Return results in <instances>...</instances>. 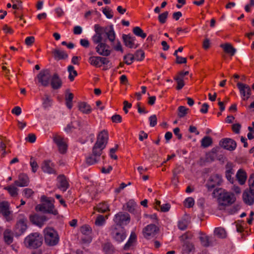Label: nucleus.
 I'll list each match as a JSON object with an SVG mask.
<instances>
[{
    "label": "nucleus",
    "mask_w": 254,
    "mask_h": 254,
    "mask_svg": "<svg viewBox=\"0 0 254 254\" xmlns=\"http://www.w3.org/2000/svg\"><path fill=\"white\" fill-rule=\"evenodd\" d=\"M241 127V125L240 124H235L232 126V129L235 133H239Z\"/></svg>",
    "instance_id": "62"
},
{
    "label": "nucleus",
    "mask_w": 254,
    "mask_h": 254,
    "mask_svg": "<svg viewBox=\"0 0 254 254\" xmlns=\"http://www.w3.org/2000/svg\"><path fill=\"white\" fill-rule=\"evenodd\" d=\"M130 215L126 212H119L116 214L114 218V221L116 224L115 226H122L127 225L130 222Z\"/></svg>",
    "instance_id": "9"
},
{
    "label": "nucleus",
    "mask_w": 254,
    "mask_h": 254,
    "mask_svg": "<svg viewBox=\"0 0 254 254\" xmlns=\"http://www.w3.org/2000/svg\"><path fill=\"white\" fill-rule=\"evenodd\" d=\"M52 77L51 71L49 69H46L40 71L37 75L38 82L44 87H47L50 84Z\"/></svg>",
    "instance_id": "8"
},
{
    "label": "nucleus",
    "mask_w": 254,
    "mask_h": 254,
    "mask_svg": "<svg viewBox=\"0 0 254 254\" xmlns=\"http://www.w3.org/2000/svg\"><path fill=\"white\" fill-rule=\"evenodd\" d=\"M201 146L203 147H207L212 144V138L210 136L204 137L201 141Z\"/></svg>",
    "instance_id": "38"
},
{
    "label": "nucleus",
    "mask_w": 254,
    "mask_h": 254,
    "mask_svg": "<svg viewBox=\"0 0 254 254\" xmlns=\"http://www.w3.org/2000/svg\"><path fill=\"white\" fill-rule=\"evenodd\" d=\"M29 219L32 223L40 227L43 225L44 223L48 219L46 216H39L37 214L30 215Z\"/></svg>",
    "instance_id": "20"
},
{
    "label": "nucleus",
    "mask_w": 254,
    "mask_h": 254,
    "mask_svg": "<svg viewBox=\"0 0 254 254\" xmlns=\"http://www.w3.org/2000/svg\"><path fill=\"white\" fill-rule=\"evenodd\" d=\"M189 110L188 108L183 106L179 107L178 116L180 118H184L188 114Z\"/></svg>",
    "instance_id": "39"
},
{
    "label": "nucleus",
    "mask_w": 254,
    "mask_h": 254,
    "mask_svg": "<svg viewBox=\"0 0 254 254\" xmlns=\"http://www.w3.org/2000/svg\"><path fill=\"white\" fill-rule=\"evenodd\" d=\"M174 79L177 81V85L176 86V89L177 90H180L183 88V87L185 85V83L183 79H182L180 77H178L176 76L174 78Z\"/></svg>",
    "instance_id": "50"
},
{
    "label": "nucleus",
    "mask_w": 254,
    "mask_h": 254,
    "mask_svg": "<svg viewBox=\"0 0 254 254\" xmlns=\"http://www.w3.org/2000/svg\"><path fill=\"white\" fill-rule=\"evenodd\" d=\"M158 231V227L155 224H149L143 229V235L145 238L149 239L150 237L154 236Z\"/></svg>",
    "instance_id": "14"
},
{
    "label": "nucleus",
    "mask_w": 254,
    "mask_h": 254,
    "mask_svg": "<svg viewBox=\"0 0 254 254\" xmlns=\"http://www.w3.org/2000/svg\"><path fill=\"white\" fill-rule=\"evenodd\" d=\"M45 243L48 246H55L60 241L58 232L52 227L46 228L43 231Z\"/></svg>",
    "instance_id": "4"
},
{
    "label": "nucleus",
    "mask_w": 254,
    "mask_h": 254,
    "mask_svg": "<svg viewBox=\"0 0 254 254\" xmlns=\"http://www.w3.org/2000/svg\"><path fill=\"white\" fill-rule=\"evenodd\" d=\"M19 219L13 228V231L16 236L22 235L27 228V218L23 215H19Z\"/></svg>",
    "instance_id": "5"
},
{
    "label": "nucleus",
    "mask_w": 254,
    "mask_h": 254,
    "mask_svg": "<svg viewBox=\"0 0 254 254\" xmlns=\"http://www.w3.org/2000/svg\"><path fill=\"white\" fill-rule=\"evenodd\" d=\"M94 209L100 213H105L110 211L109 207L106 202L99 203L96 207H95Z\"/></svg>",
    "instance_id": "30"
},
{
    "label": "nucleus",
    "mask_w": 254,
    "mask_h": 254,
    "mask_svg": "<svg viewBox=\"0 0 254 254\" xmlns=\"http://www.w3.org/2000/svg\"><path fill=\"white\" fill-rule=\"evenodd\" d=\"M236 176L241 185L245 184L247 179V174L245 171L242 169H240L238 171Z\"/></svg>",
    "instance_id": "28"
},
{
    "label": "nucleus",
    "mask_w": 254,
    "mask_h": 254,
    "mask_svg": "<svg viewBox=\"0 0 254 254\" xmlns=\"http://www.w3.org/2000/svg\"><path fill=\"white\" fill-rule=\"evenodd\" d=\"M81 233L86 236H89L92 233V228L88 225H84L80 227Z\"/></svg>",
    "instance_id": "37"
},
{
    "label": "nucleus",
    "mask_w": 254,
    "mask_h": 254,
    "mask_svg": "<svg viewBox=\"0 0 254 254\" xmlns=\"http://www.w3.org/2000/svg\"><path fill=\"white\" fill-rule=\"evenodd\" d=\"M55 164L50 160H45L43 161L41 164V169L46 173L49 174L57 175V173L55 168Z\"/></svg>",
    "instance_id": "11"
},
{
    "label": "nucleus",
    "mask_w": 254,
    "mask_h": 254,
    "mask_svg": "<svg viewBox=\"0 0 254 254\" xmlns=\"http://www.w3.org/2000/svg\"><path fill=\"white\" fill-rule=\"evenodd\" d=\"M34 42L35 38L33 36L28 37L25 40V43L27 46H31Z\"/></svg>",
    "instance_id": "64"
},
{
    "label": "nucleus",
    "mask_w": 254,
    "mask_h": 254,
    "mask_svg": "<svg viewBox=\"0 0 254 254\" xmlns=\"http://www.w3.org/2000/svg\"><path fill=\"white\" fill-rule=\"evenodd\" d=\"M124 59L126 60L125 63L127 65L131 64L133 61L135 60L133 55L129 54L124 57Z\"/></svg>",
    "instance_id": "48"
},
{
    "label": "nucleus",
    "mask_w": 254,
    "mask_h": 254,
    "mask_svg": "<svg viewBox=\"0 0 254 254\" xmlns=\"http://www.w3.org/2000/svg\"><path fill=\"white\" fill-rule=\"evenodd\" d=\"M250 190L254 192V174H251L249 179Z\"/></svg>",
    "instance_id": "57"
},
{
    "label": "nucleus",
    "mask_w": 254,
    "mask_h": 254,
    "mask_svg": "<svg viewBox=\"0 0 254 254\" xmlns=\"http://www.w3.org/2000/svg\"><path fill=\"white\" fill-rule=\"evenodd\" d=\"M133 56L135 60L141 61L144 59V52L141 50H138L136 51Z\"/></svg>",
    "instance_id": "43"
},
{
    "label": "nucleus",
    "mask_w": 254,
    "mask_h": 254,
    "mask_svg": "<svg viewBox=\"0 0 254 254\" xmlns=\"http://www.w3.org/2000/svg\"><path fill=\"white\" fill-rule=\"evenodd\" d=\"M212 194L214 197H218L219 209H223V206L231 205L236 201V197L233 193L226 192L221 188L214 189Z\"/></svg>",
    "instance_id": "1"
},
{
    "label": "nucleus",
    "mask_w": 254,
    "mask_h": 254,
    "mask_svg": "<svg viewBox=\"0 0 254 254\" xmlns=\"http://www.w3.org/2000/svg\"><path fill=\"white\" fill-rule=\"evenodd\" d=\"M92 40L94 43L99 44V43H102V37L100 35V34L98 35L96 34L93 36Z\"/></svg>",
    "instance_id": "63"
},
{
    "label": "nucleus",
    "mask_w": 254,
    "mask_h": 254,
    "mask_svg": "<svg viewBox=\"0 0 254 254\" xmlns=\"http://www.w3.org/2000/svg\"><path fill=\"white\" fill-rule=\"evenodd\" d=\"M58 182V188L63 191H65L69 188L68 180L64 175H60L57 177Z\"/></svg>",
    "instance_id": "17"
},
{
    "label": "nucleus",
    "mask_w": 254,
    "mask_h": 254,
    "mask_svg": "<svg viewBox=\"0 0 254 254\" xmlns=\"http://www.w3.org/2000/svg\"><path fill=\"white\" fill-rule=\"evenodd\" d=\"M99 160V158L96 156H93V153L87 157L86 159V163L89 165H93L97 163Z\"/></svg>",
    "instance_id": "44"
},
{
    "label": "nucleus",
    "mask_w": 254,
    "mask_h": 254,
    "mask_svg": "<svg viewBox=\"0 0 254 254\" xmlns=\"http://www.w3.org/2000/svg\"><path fill=\"white\" fill-rule=\"evenodd\" d=\"M127 210L130 213H133L135 210L136 203L133 200H129L126 203Z\"/></svg>",
    "instance_id": "45"
},
{
    "label": "nucleus",
    "mask_w": 254,
    "mask_h": 254,
    "mask_svg": "<svg viewBox=\"0 0 254 254\" xmlns=\"http://www.w3.org/2000/svg\"><path fill=\"white\" fill-rule=\"evenodd\" d=\"M108 215H106L104 216L102 215H99L97 216L95 221V224L97 226H102L105 223V219H107Z\"/></svg>",
    "instance_id": "41"
},
{
    "label": "nucleus",
    "mask_w": 254,
    "mask_h": 254,
    "mask_svg": "<svg viewBox=\"0 0 254 254\" xmlns=\"http://www.w3.org/2000/svg\"><path fill=\"white\" fill-rule=\"evenodd\" d=\"M194 204V199L192 197H188L185 199V205L188 208L192 207Z\"/></svg>",
    "instance_id": "55"
},
{
    "label": "nucleus",
    "mask_w": 254,
    "mask_h": 254,
    "mask_svg": "<svg viewBox=\"0 0 254 254\" xmlns=\"http://www.w3.org/2000/svg\"><path fill=\"white\" fill-rule=\"evenodd\" d=\"M67 70L69 72L68 78L71 81L74 79V77L77 75V71L74 69V66L70 65L67 67Z\"/></svg>",
    "instance_id": "36"
},
{
    "label": "nucleus",
    "mask_w": 254,
    "mask_h": 254,
    "mask_svg": "<svg viewBox=\"0 0 254 254\" xmlns=\"http://www.w3.org/2000/svg\"><path fill=\"white\" fill-rule=\"evenodd\" d=\"M9 211H10L8 203L6 201L0 202V213L3 214Z\"/></svg>",
    "instance_id": "40"
},
{
    "label": "nucleus",
    "mask_w": 254,
    "mask_h": 254,
    "mask_svg": "<svg viewBox=\"0 0 254 254\" xmlns=\"http://www.w3.org/2000/svg\"><path fill=\"white\" fill-rule=\"evenodd\" d=\"M102 247L105 254H113L115 253V248L111 243H105Z\"/></svg>",
    "instance_id": "29"
},
{
    "label": "nucleus",
    "mask_w": 254,
    "mask_h": 254,
    "mask_svg": "<svg viewBox=\"0 0 254 254\" xmlns=\"http://www.w3.org/2000/svg\"><path fill=\"white\" fill-rule=\"evenodd\" d=\"M53 141L57 145L61 154H65L67 149V139L58 134L53 135Z\"/></svg>",
    "instance_id": "6"
},
{
    "label": "nucleus",
    "mask_w": 254,
    "mask_h": 254,
    "mask_svg": "<svg viewBox=\"0 0 254 254\" xmlns=\"http://www.w3.org/2000/svg\"><path fill=\"white\" fill-rule=\"evenodd\" d=\"M132 32L134 35L140 37L142 39H144L147 36L146 34L143 32L142 29L138 26L134 27L132 29Z\"/></svg>",
    "instance_id": "35"
},
{
    "label": "nucleus",
    "mask_w": 254,
    "mask_h": 254,
    "mask_svg": "<svg viewBox=\"0 0 254 254\" xmlns=\"http://www.w3.org/2000/svg\"><path fill=\"white\" fill-rule=\"evenodd\" d=\"M3 238L5 244L9 245L13 242V233L9 229H6L3 234Z\"/></svg>",
    "instance_id": "23"
},
{
    "label": "nucleus",
    "mask_w": 254,
    "mask_h": 254,
    "mask_svg": "<svg viewBox=\"0 0 254 254\" xmlns=\"http://www.w3.org/2000/svg\"><path fill=\"white\" fill-rule=\"evenodd\" d=\"M184 247L185 248V250L188 252L190 253L194 250V246L192 243L189 242H186L184 245Z\"/></svg>",
    "instance_id": "56"
},
{
    "label": "nucleus",
    "mask_w": 254,
    "mask_h": 254,
    "mask_svg": "<svg viewBox=\"0 0 254 254\" xmlns=\"http://www.w3.org/2000/svg\"><path fill=\"white\" fill-rule=\"evenodd\" d=\"M219 145L225 149L232 151L236 149L237 143L232 139L225 138L220 140Z\"/></svg>",
    "instance_id": "12"
},
{
    "label": "nucleus",
    "mask_w": 254,
    "mask_h": 254,
    "mask_svg": "<svg viewBox=\"0 0 254 254\" xmlns=\"http://www.w3.org/2000/svg\"><path fill=\"white\" fill-rule=\"evenodd\" d=\"M123 40L125 45L129 48H136L137 47L136 45L135 47L134 46V41L135 38L134 37H131L129 35H123Z\"/></svg>",
    "instance_id": "22"
},
{
    "label": "nucleus",
    "mask_w": 254,
    "mask_h": 254,
    "mask_svg": "<svg viewBox=\"0 0 254 254\" xmlns=\"http://www.w3.org/2000/svg\"><path fill=\"white\" fill-rule=\"evenodd\" d=\"M241 94L243 96L244 100H247L251 94V89L250 86L246 84L238 82L237 84Z\"/></svg>",
    "instance_id": "13"
},
{
    "label": "nucleus",
    "mask_w": 254,
    "mask_h": 254,
    "mask_svg": "<svg viewBox=\"0 0 254 254\" xmlns=\"http://www.w3.org/2000/svg\"><path fill=\"white\" fill-rule=\"evenodd\" d=\"M108 140V132L106 130L101 131L98 135L96 143L105 147Z\"/></svg>",
    "instance_id": "16"
},
{
    "label": "nucleus",
    "mask_w": 254,
    "mask_h": 254,
    "mask_svg": "<svg viewBox=\"0 0 254 254\" xmlns=\"http://www.w3.org/2000/svg\"><path fill=\"white\" fill-rule=\"evenodd\" d=\"M216 149L213 148L211 151L206 154V160L207 162H212L215 160L216 158Z\"/></svg>",
    "instance_id": "34"
},
{
    "label": "nucleus",
    "mask_w": 254,
    "mask_h": 254,
    "mask_svg": "<svg viewBox=\"0 0 254 254\" xmlns=\"http://www.w3.org/2000/svg\"><path fill=\"white\" fill-rule=\"evenodd\" d=\"M214 235L219 238L224 239L227 237L225 230L221 227L216 228L214 230Z\"/></svg>",
    "instance_id": "31"
},
{
    "label": "nucleus",
    "mask_w": 254,
    "mask_h": 254,
    "mask_svg": "<svg viewBox=\"0 0 254 254\" xmlns=\"http://www.w3.org/2000/svg\"><path fill=\"white\" fill-rule=\"evenodd\" d=\"M43 241V237L39 233H32L25 238L23 244L28 249H37L42 246Z\"/></svg>",
    "instance_id": "2"
},
{
    "label": "nucleus",
    "mask_w": 254,
    "mask_h": 254,
    "mask_svg": "<svg viewBox=\"0 0 254 254\" xmlns=\"http://www.w3.org/2000/svg\"><path fill=\"white\" fill-rule=\"evenodd\" d=\"M53 54L55 59L58 60L66 59L68 57V55L65 52L57 49L53 50Z\"/></svg>",
    "instance_id": "25"
},
{
    "label": "nucleus",
    "mask_w": 254,
    "mask_h": 254,
    "mask_svg": "<svg viewBox=\"0 0 254 254\" xmlns=\"http://www.w3.org/2000/svg\"><path fill=\"white\" fill-rule=\"evenodd\" d=\"M149 122H150V126L152 127H154L157 124V117L156 115H154L152 116H151L149 118Z\"/></svg>",
    "instance_id": "61"
},
{
    "label": "nucleus",
    "mask_w": 254,
    "mask_h": 254,
    "mask_svg": "<svg viewBox=\"0 0 254 254\" xmlns=\"http://www.w3.org/2000/svg\"><path fill=\"white\" fill-rule=\"evenodd\" d=\"M199 240L202 246L207 247L209 246V237L207 236H201L199 237Z\"/></svg>",
    "instance_id": "47"
},
{
    "label": "nucleus",
    "mask_w": 254,
    "mask_h": 254,
    "mask_svg": "<svg viewBox=\"0 0 254 254\" xmlns=\"http://www.w3.org/2000/svg\"><path fill=\"white\" fill-rule=\"evenodd\" d=\"M24 196L27 198H30L34 193V191L31 189L26 188L23 190Z\"/></svg>",
    "instance_id": "54"
},
{
    "label": "nucleus",
    "mask_w": 254,
    "mask_h": 254,
    "mask_svg": "<svg viewBox=\"0 0 254 254\" xmlns=\"http://www.w3.org/2000/svg\"><path fill=\"white\" fill-rule=\"evenodd\" d=\"M169 12L168 11H165L163 13L160 14L158 16L159 21L161 24H164L166 22V19L168 17Z\"/></svg>",
    "instance_id": "49"
},
{
    "label": "nucleus",
    "mask_w": 254,
    "mask_h": 254,
    "mask_svg": "<svg viewBox=\"0 0 254 254\" xmlns=\"http://www.w3.org/2000/svg\"><path fill=\"white\" fill-rule=\"evenodd\" d=\"M222 176L218 174L212 175L208 179L206 187L208 190L211 191L215 187L220 186L222 183Z\"/></svg>",
    "instance_id": "10"
},
{
    "label": "nucleus",
    "mask_w": 254,
    "mask_h": 254,
    "mask_svg": "<svg viewBox=\"0 0 254 254\" xmlns=\"http://www.w3.org/2000/svg\"><path fill=\"white\" fill-rule=\"evenodd\" d=\"M173 176L171 182L173 184H174L175 186H176L177 185V184L179 182V177L177 176V173L176 172V169H175L173 171Z\"/></svg>",
    "instance_id": "59"
},
{
    "label": "nucleus",
    "mask_w": 254,
    "mask_h": 254,
    "mask_svg": "<svg viewBox=\"0 0 254 254\" xmlns=\"http://www.w3.org/2000/svg\"><path fill=\"white\" fill-rule=\"evenodd\" d=\"M4 190H6L10 195L12 197H16L18 195V189L13 186H9L4 187Z\"/></svg>",
    "instance_id": "33"
},
{
    "label": "nucleus",
    "mask_w": 254,
    "mask_h": 254,
    "mask_svg": "<svg viewBox=\"0 0 254 254\" xmlns=\"http://www.w3.org/2000/svg\"><path fill=\"white\" fill-rule=\"evenodd\" d=\"M30 180L28 175L21 173L18 175V180L15 181L14 185L19 187H27L29 185Z\"/></svg>",
    "instance_id": "15"
},
{
    "label": "nucleus",
    "mask_w": 254,
    "mask_h": 254,
    "mask_svg": "<svg viewBox=\"0 0 254 254\" xmlns=\"http://www.w3.org/2000/svg\"><path fill=\"white\" fill-rule=\"evenodd\" d=\"M220 47L223 48L224 52L229 54L231 56H234L236 52V49L230 43L221 44Z\"/></svg>",
    "instance_id": "24"
},
{
    "label": "nucleus",
    "mask_w": 254,
    "mask_h": 254,
    "mask_svg": "<svg viewBox=\"0 0 254 254\" xmlns=\"http://www.w3.org/2000/svg\"><path fill=\"white\" fill-rule=\"evenodd\" d=\"M52 100L50 98V96L47 94L44 95V98H43V105L45 108H47L51 106Z\"/></svg>",
    "instance_id": "46"
},
{
    "label": "nucleus",
    "mask_w": 254,
    "mask_h": 254,
    "mask_svg": "<svg viewBox=\"0 0 254 254\" xmlns=\"http://www.w3.org/2000/svg\"><path fill=\"white\" fill-rule=\"evenodd\" d=\"M89 63L92 65L97 67L101 66L100 63V57L92 56L89 58Z\"/></svg>",
    "instance_id": "32"
},
{
    "label": "nucleus",
    "mask_w": 254,
    "mask_h": 254,
    "mask_svg": "<svg viewBox=\"0 0 254 254\" xmlns=\"http://www.w3.org/2000/svg\"><path fill=\"white\" fill-rule=\"evenodd\" d=\"M103 13L108 18H112L113 17V12L109 8H105L103 9Z\"/></svg>",
    "instance_id": "60"
},
{
    "label": "nucleus",
    "mask_w": 254,
    "mask_h": 254,
    "mask_svg": "<svg viewBox=\"0 0 254 254\" xmlns=\"http://www.w3.org/2000/svg\"><path fill=\"white\" fill-rule=\"evenodd\" d=\"M41 199L45 203L39 204L36 206L35 209L36 211H42L44 213H50L54 215H57L59 214L58 211L55 209L54 205L55 201L54 199H50L46 196H42Z\"/></svg>",
    "instance_id": "3"
},
{
    "label": "nucleus",
    "mask_w": 254,
    "mask_h": 254,
    "mask_svg": "<svg viewBox=\"0 0 254 254\" xmlns=\"http://www.w3.org/2000/svg\"><path fill=\"white\" fill-rule=\"evenodd\" d=\"M244 223V221L243 220H238L237 222H236V226L238 232L242 233L244 231V227L242 224Z\"/></svg>",
    "instance_id": "58"
},
{
    "label": "nucleus",
    "mask_w": 254,
    "mask_h": 254,
    "mask_svg": "<svg viewBox=\"0 0 254 254\" xmlns=\"http://www.w3.org/2000/svg\"><path fill=\"white\" fill-rule=\"evenodd\" d=\"M110 234L114 240L118 243L123 242L126 237L125 229L117 226H112L110 228Z\"/></svg>",
    "instance_id": "7"
},
{
    "label": "nucleus",
    "mask_w": 254,
    "mask_h": 254,
    "mask_svg": "<svg viewBox=\"0 0 254 254\" xmlns=\"http://www.w3.org/2000/svg\"><path fill=\"white\" fill-rule=\"evenodd\" d=\"M109 46L105 43H100L96 47V52L103 56H108L111 54Z\"/></svg>",
    "instance_id": "18"
},
{
    "label": "nucleus",
    "mask_w": 254,
    "mask_h": 254,
    "mask_svg": "<svg viewBox=\"0 0 254 254\" xmlns=\"http://www.w3.org/2000/svg\"><path fill=\"white\" fill-rule=\"evenodd\" d=\"M178 228L181 230H184L187 229L188 222L186 219H183L178 222Z\"/></svg>",
    "instance_id": "52"
},
{
    "label": "nucleus",
    "mask_w": 254,
    "mask_h": 254,
    "mask_svg": "<svg viewBox=\"0 0 254 254\" xmlns=\"http://www.w3.org/2000/svg\"><path fill=\"white\" fill-rule=\"evenodd\" d=\"M106 34L108 39L111 42H113L115 40L116 36L112 25L110 26V30L106 32Z\"/></svg>",
    "instance_id": "42"
},
{
    "label": "nucleus",
    "mask_w": 254,
    "mask_h": 254,
    "mask_svg": "<svg viewBox=\"0 0 254 254\" xmlns=\"http://www.w3.org/2000/svg\"><path fill=\"white\" fill-rule=\"evenodd\" d=\"M78 109L82 113L85 114H89L92 111L90 106L84 102L79 103Z\"/></svg>",
    "instance_id": "26"
},
{
    "label": "nucleus",
    "mask_w": 254,
    "mask_h": 254,
    "mask_svg": "<svg viewBox=\"0 0 254 254\" xmlns=\"http://www.w3.org/2000/svg\"><path fill=\"white\" fill-rule=\"evenodd\" d=\"M94 30L96 34H100L101 36H102L104 32L106 33V29L104 27H101L98 24L95 25Z\"/></svg>",
    "instance_id": "51"
},
{
    "label": "nucleus",
    "mask_w": 254,
    "mask_h": 254,
    "mask_svg": "<svg viewBox=\"0 0 254 254\" xmlns=\"http://www.w3.org/2000/svg\"><path fill=\"white\" fill-rule=\"evenodd\" d=\"M105 148L95 143L92 149L93 156L100 158V156L102 154V151Z\"/></svg>",
    "instance_id": "27"
},
{
    "label": "nucleus",
    "mask_w": 254,
    "mask_h": 254,
    "mask_svg": "<svg viewBox=\"0 0 254 254\" xmlns=\"http://www.w3.org/2000/svg\"><path fill=\"white\" fill-rule=\"evenodd\" d=\"M52 88L54 90L60 89L62 86V81L57 73L52 75L50 82Z\"/></svg>",
    "instance_id": "19"
},
{
    "label": "nucleus",
    "mask_w": 254,
    "mask_h": 254,
    "mask_svg": "<svg viewBox=\"0 0 254 254\" xmlns=\"http://www.w3.org/2000/svg\"><path fill=\"white\" fill-rule=\"evenodd\" d=\"M243 199L244 202L249 205H252L254 203V192L250 190H246L243 194Z\"/></svg>",
    "instance_id": "21"
},
{
    "label": "nucleus",
    "mask_w": 254,
    "mask_h": 254,
    "mask_svg": "<svg viewBox=\"0 0 254 254\" xmlns=\"http://www.w3.org/2000/svg\"><path fill=\"white\" fill-rule=\"evenodd\" d=\"M30 164L32 168V172L35 173L38 168V165L36 160L33 157H31L30 158Z\"/></svg>",
    "instance_id": "53"
}]
</instances>
